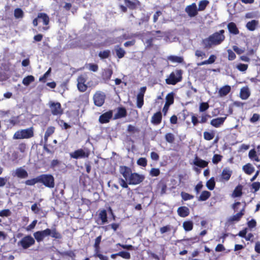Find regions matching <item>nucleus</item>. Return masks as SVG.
Segmentation results:
<instances>
[{"instance_id": "nucleus-1", "label": "nucleus", "mask_w": 260, "mask_h": 260, "mask_svg": "<svg viewBox=\"0 0 260 260\" xmlns=\"http://www.w3.org/2000/svg\"><path fill=\"white\" fill-rule=\"evenodd\" d=\"M49 236L55 239H61L62 238L61 233L55 228L52 229L47 228L44 230L37 231L34 233V238L38 242L43 241L45 237Z\"/></svg>"}, {"instance_id": "nucleus-2", "label": "nucleus", "mask_w": 260, "mask_h": 260, "mask_svg": "<svg viewBox=\"0 0 260 260\" xmlns=\"http://www.w3.org/2000/svg\"><path fill=\"white\" fill-rule=\"evenodd\" d=\"M34 136V128L32 126L16 131L13 136L14 140L28 139Z\"/></svg>"}, {"instance_id": "nucleus-3", "label": "nucleus", "mask_w": 260, "mask_h": 260, "mask_svg": "<svg viewBox=\"0 0 260 260\" xmlns=\"http://www.w3.org/2000/svg\"><path fill=\"white\" fill-rule=\"evenodd\" d=\"M183 71L180 69H176L172 72L166 79L165 81L168 85H176L182 80Z\"/></svg>"}, {"instance_id": "nucleus-4", "label": "nucleus", "mask_w": 260, "mask_h": 260, "mask_svg": "<svg viewBox=\"0 0 260 260\" xmlns=\"http://www.w3.org/2000/svg\"><path fill=\"white\" fill-rule=\"evenodd\" d=\"M39 176V183H42L45 186L52 188L55 186V180L53 176L49 174H44Z\"/></svg>"}, {"instance_id": "nucleus-5", "label": "nucleus", "mask_w": 260, "mask_h": 260, "mask_svg": "<svg viewBox=\"0 0 260 260\" xmlns=\"http://www.w3.org/2000/svg\"><path fill=\"white\" fill-rule=\"evenodd\" d=\"M224 32V30L221 29L219 31L215 32L209 36L213 45H218L225 40Z\"/></svg>"}, {"instance_id": "nucleus-6", "label": "nucleus", "mask_w": 260, "mask_h": 260, "mask_svg": "<svg viewBox=\"0 0 260 260\" xmlns=\"http://www.w3.org/2000/svg\"><path fill=\"white\" fill-rule=\"evenodd\" d=\"M102 236L100 235L95 239L93 247L94 248V256L99 257L101 260H108V257L100 253V243L101 242Z\"/></svg>"}, {"instance_id": "nucleus-7", "label": "nucleus", "mask_w": 260, "mask_h": 260, "mask_svg": "<svg viewBox=\"0 0 260 260\" xmlns=\"http://www.w3.org/2000/svg\"><path fill=\"white\" fill-rule=\"evenodd\" d=\"M144 179L145 176L143 175L137 173H132L127 179L128 183L129 185H137L142 182Z\"/></svg>"}, {"instance_id": "nucleus-8", "label": "nucleus", "mask_w": 260, "mask_h": 260, "mask_svg": "<svg viewBox=\"0 0 260 260\" xmlns=\"http://www.w3.org/2000/svg\"><path fill=\"white\" fill-rule=\"evenodd\" d=\"M105 94L100 91H96L93 96L94 104L98 107L102 106L105 103Z\"/></svg>"}, {"instance_id": "nucleus-9", "label": "nucleus", "mask_w": 260, "mask_h": 260, "mask_svg": "<svg viewBox=\"0 0 260 260\" xmlns=\"http://www.w3.org/2000/svg\"><path fill=\"white\" fill-rule=\"evenodd\" d=\"M35 243V239L33 238L30 235H27L24 236L19 242V244L24 249H27L30 246L34 245Z\"/></svg>"}, {"instance_id": "nucleus-10", "label": "nucleus", "mask_w": 260, "mask_h": 260, "mask_svg": "<svg viewBox=\"0 0 260 260\" xmlns=\"http://www.w3.org/2000/svg\"><path fill=\"white\" fill-rule=\"evenodd\" d=\"M50 19L48 15L45 13H39L37 17L33 20L32 24L34 26H37L38 22H42L43 24L47 25L49 23Z\"/></svg>"}, {"instance_id": "nucleus-11", "label": "nucleus", "mask_w": 260, "mask_h": 260, "mask_svg": "<svg viewBox=\"0 0 260 260\" xmlns=\"http://www.w3.org/2000/svg\"><path fill=\"white\" fill-rule=\"evenodd\" d=\"M50 108L53 115L60 116L63 113V110L59 102H51L50 105Z\"/></svg>"}, {"instance_id": "nucleus-12", "label": "nucleus", "mask_w": 260, "mask_h": 260, "mask_svg": "<svg viewBox=\"0 0 260 260\" xmlns=\"http://www.w3.org/2000/svg\"><path fill=\"white\" fill-rule=\"evenodd\" d=\"M89 155V150L87 149L85 151L82 149H79L70 153V156L75 159L88 157Z\"/></svg>"}, {"instance_id": "nucleus-13", "label": "nucleus", "mask_w": 260, "mask_h": 260, "mask_svg": "<svg viewBox=\"0 0 260 260\" xmlns=\"http://www.w3.org/2000/svg\"><path fill=\"white\" fill-rule=\"evenodd\" d=\"M146 89V86L141 87L139 92L137 95V107L139 109H141L144 105V97Z\"/></svg>"}, {"instance_id": "nucleus-14", "label": "nucleus", "mask_w": 260, "mask_h": 260, "mask_svg": "<svg viewBox=\"0 0 260 260\" xmlns=\"http://www.w3.org/2000/svg\"><path fill=\"white\" fill-rule=\"evenodd\" d=\"M125 5L131 10H135L141 7V3L139 0H123Z\"/></svg>"}, {"instance_id": "nucleus-15", "label": "nucleus", "mask_w": 260, "mask_h": 260, "mask_svg": "<svg viewBox=\"0 0 260 260\" xmlns=\"http://www.w3.org/2000/svg\"><path fill=\"white\" fill-rule=\"evenodd\" d=\"M185 12L187 13L190 17H193L197 16L199 11L196 3H192L187 6L185 9Z\"/></svg>"}, {"instance_id": "nucleus-16", "label": "nucleus", "mask_w": 260, "mask_h": 260, "mask_svg": "<svg viewBox=\"0 0 260 260\" xmlns=\"http://www.w3.org/2000/svg\"><path fill=\"white\" fill-rule=\"evenodd\" d=\"M113 116L112 110L108 111L101 115L99 118V121L101 124L108 123Z\"/></svg>"}, {"instance_id": "nucleus-17", "label": "nucleus", "mask_w": 260, "mask_h": 260, "mask_svg": "<svg viewBox=\"0 0 260 260\" xmlns=\"http://www.w3.org/2000/svg\"><path fill=\"white\" fill-rule=\"evenodd\" d=\"M119 172L125 180H127L132 174V170L128 167L120 166L119 167Z\"/></svg>"}, {"instance_id": "nucleus-18", "label": "nucleus", "mask_w": 260, "mask_h": 260, "mask_svg": "<svg viewBox=\"0 0 260 260\" xmlns=\"http://www.w3.org/2000/svg\"><path fill=\"white\" fill-rule=\"evenodd\" d=\"M232 171L229 168H224L223 169L220 175V181L226 182L229 181L232 176Z\"/></svg>"}, {"instance_id": "nucleus-19", "label": "nucleus", "mask_w": 260, "mask_h": 260, "mask_svg": "<svg viewBox=\"0 0 260 260\" xmlns=\"http://www.w3.org/2000/svg\"><path fill=\"white\" fill-rule=\"evenodd\" d=\"M113 74V71L112 69L106 68L104 69L101 74V77L102 79L105 81H109Z\"/></svg>"}, {"instance_id": "nucleus-20", "label": "nucleus", "mask_w": 260, "mask_h": 260, "mask_svg": "<svg viewBox=\"0 0 260 260\" xmlns=\"http://www.w3.org/2000/svg\"><path fill=\"white\" fill-rule=\"evenodd\" d=\"M226 118V117L214 118L211 120L210 124L215 127H219L223 124Z\"/></svg>"}, {"instance_id": "nucleus-21", "label": "nucleus", "mask_w": 260, "mask_h": 260, "mask_svg": "<svg viewBox=\"0 0 260 260\" xmlns=\"http://www.w3.org/2000/svg\"><path fill=\"white\" fill-rule=\"evenodd\" d=\"M227 28L229 32L233 35H237L239 34V30L235 23L229 22L227 25Z\"/></svg>"}, {"instance_id": "nucleus-22", "label": "nucleus", "mask_w": 260, "mask_h": 260, "mask_svg": "<svg viewBox=\"0 0 260 260\" xmlns=\"http://www.w3.org/2000/svg\"><path fill=\"white\" fill-rule=\"evenodd\" d=\"M162 120V114L160 111L154 113L151 117V122L155 125L159 124Z\"/></svg>"}, {"instance_id": "nucleus-23", "label": "nucleus", "mask_w": 260, "mask_h": 260, "mask_svg": "<svg viewBox=\"0 0 260 260\" xmlns=\"http://www.w3.org/2000/svg\"><path fill=\"white\" fill-rule=\"evenodd\" d=\"M250 92L247 86L243 87L240 91V98L242 100H247L250 96Z\"/></svg>"}, {"instance_id": "nucleus-24", "label": "nucleus", "mask_w": 260, "mask_h": 260, "mask_svg": "<svg viewBox=\"0 0 260 260\" xmlns=\"http://www.w3.org/2000/svg\"><path fill=\"white\" fill-rule=\"evenodd\" d=\"M193 164L198 167L204 168L208 166V162L199 158L196 155L193 160Z\"/></svg>"}, {"instance_id": "nucleus-25", "label": "nucleus", "mask_w": 260, "mask_h": 260, "mask_svg": "<svg viewBox=\"0 0 260 260\" xmlns=\"http://www.w3.org/2000/svg\"><path fill=\"white\" fill-rule=\"evenodd\" d=\"M177 213L181 217H185L190 213L189 209L186 206H181L177 209Z\"/></svg>"}, {"instance_id": "nucleus-26", "label": "nucleus", "mask_w": 260, "mask_h": 260, "mask_svg": "<svg viewBox=\"0 0 260 260\" xmlns=\"http://www.w3.org/2000/svg\"><path fill=\"white\" fill-rule=\"evenodd\" d=\"M127 111L124 107H119L117 109V112L114 115V119H119L126 117Z\"/></svg>"}, {"instance_id": "nucleus-27", "label": "nucleus", "mask_w": 260, "mask_h": 260, "mask_svg": "<svg viewBox=\"0 0 260 260\" xmlns=\"http://www.w3.org/2000/svg\"><path fill=\"white\" fill-rule=\"evenodd\" d=\"M28 173L27 171L22 169V168H19L17 169L15 171V175L17 177L19 178H26L28 177Z\"/></svg>"}, {"instance_id": "nucleus-28", "label": "nucleus", "mask_w": 260, "mask_h": 260, "mask_svg": "<svg viewBox=\"0 0 260 260\" xmlns=\"http://www.w3.org/2000/svg\"><path fill=\"white\" fill-rule=\"evenodd\" d=\"M258 24V21L257 20H252L246 23V27L250 31H254Z\"/></svg>"}, {"instance_id": "nucleus-29", "label": "nucleus", "mask_w": 260, "mask_h": 260, "mask_svg": "<svg viewBox=\"0 0 260 260\" xmlns=\"http://www.w3.org/2000/svg\"><path fill=\"white\" fill-rule=\"evenodd\" d=\"M243 170L247 175H251L254 171V167L250 163H248L243 166Z\"/></svg>"}, {"instance_id": "nucleus-30", "label": "nucleus", "mask_w": 260, "mask_h": 260, "mask_svg": "<svg viewBox=\"0 0 260 260\" xmlns=\"http://www.w3.org/2000/svg\"><path fill=\"white\" fill-rule=\"evenodd\" d=\"M231 88L229 85H225L221 87L218 91V93L220 96L226 95L231 91Z\"/></svg>"}, {"instance_id": "nucleus-31", "label": "nucleus", "mask_w": 260, "mask_h": 260, "mask_svg": "<svg viewBox=\"0 0 260 260\" xmlns=\"http://www.w3.org/2000/svg\"><path fill=\"white\" fill-rule=\"evenodd\" d=\"M202 43L203 45L204 49H208L212 47L213 44L212 42V40L210 39L209 36L208 38L203 39Z\"/></svg>"}, {"instance_id": "nucleus-32", "label": "nucleus", "mask_w": 260, "mask_h": 260, "mask_svg": "<svg viewBox=\"0 0 260 260\" xmlns=\"http://www.w3.org/2000/svg\"><path fill=\"white\" fill-rule=\"evenodd\" d=\"M216 59V56L215 55H211L207 60L198 63V66H201L205 64H212L214 63Z\"/></svg>"}, {"instance_id": "nucleus-33", "label": "nucleus", "mask_w": 260, "mask_h": 260, "mask_svg": "<svg viewBox=\"0 0 260 260\" xmlns=\"http://www.w3.org/2000/svg\"><path fill=\"white\" fill-rule=\"evenodd\" d=\"M115 51L116 56L118 58H123L126 54L125 50L123 48H121L119 45H117L115 47Z\"/></svg>"}, {"instance_id": "nucleus-34", "label": "nucleus", "mask_w": 260, "mask_h": 260, "mask_svg": "<svg viewBox=\"0 0 260 260\" xmlns=\"http://www.w3.org/2000/svg\"><path fill=\"white\" fill-rule=\"evenodd\" d=\"M55 129V127L53 126H49L47 128L44 135V140L45 142H47L48 138L54 133Z\"/></svg>"}, {"instance_id": "nucleus-35", "label": "nucleus", "mask_w": 260, "mask_h": 260, "mask_svg": "<svg viewBox=\"0 0 260 260\" xmlns=\"http://www.w3.org/2000/svg\"><path fill=\"white\" fill-rule=\"evenodd\" d=\"M244 214V208H243L240 212L237 213L235 215L231 216L230 218V221H238L240 220L242 216Z\"/></svg>"}, {"instance_id": "nucleus-36", "label": "nucleus", "mask_w": 260, "mask_h": 260, "mask_svg": "<svg viewBox=\"0 0 260 260\" xmlns=\"http://www.w3.org/2000/svg\"><path fill=\"white\" fill-rule=\"evenodd\" d=\"M99 217L102 220V224H104L108 221L107 213L105 209H103L100 212Z\"/></svg>"}, {"instance_id": "nucleus-37", "label": "nucleus", "mask_w": 260, "mask_h": 260, "mask_svg": "<svg viewBox=\"0 0 260 260\" xmlns=\"http://www.w3.org/2000/svg\"><path fill=\"white\" fill-rule=\"evenodd\" d=\"M174 96L175 93L173 92L169 93L166 96L165 104H168L170 106L173 104L174 102Z\"/></svg>"}, {"instance_id": "nucleus-38", "label": "nucleus", "mask_w": 260, "mask_h": 260, "mask_svg": "<svg viewBox=\"0 0 260 260\" xmlns=\"http://www.w3.org/2000/svg\"><path fill=\"white\" fill-rule=\"evenodd\" d=\"M168 59L172 62H177L178 63H181L184 61L182 57L175 55H170L168 56Z\"/></svg>"}, {"instance_id": "nucleus-39", "label": "nucleus", "mask_w": 260, "mask_h": 260, "mask_svg": "<svg viewBox=\"0 0 260 260\" xmlns=\"http://www.w3.org/2000/svg\"><path fill=\"white\" fill-rule=\"evenodd\" d=\"M211 192L209 191L204 190L201 192L198 200L200 201H205L211 196Z\"/></svg>"}, {"instance_id": "nucleus-40", "label": "nucleus", "mask_w": 260, "mask_h": 260, "mask_svg": "<svg viewBox=\"0 0 260 260\" xmlns=\"http://www.w3.org/2000/svg\"><path fill=\"white\" fill-rule=\"evenodd\" d=\"M193 227V222L191 220L185 221L183 223V228L184 230L186 231H190L192 230Z\"/></svg>"}, {"instance_id": "nucleus-41", "label": "nucleus", "mask_w": 260, "mask_h": 260, "mask_svg": "<svg viewBox=\"0 0 260 260\" xmlns=\"http://www.w3.org/2000/svg\"><path fill=\"white\" fill-rule=\"evenodd\" d=\"M98 55L101 59H105L108 58L111 55V51L110 50H105L99 52Z\"/></svg>"}, {"instance_id": "nucleus-42", "label": "nucleus", "mask_w": 260, "mask_h": 260, "mask_svg": "<svg viewBox=\"0 0 260 260\" xmlns=\"http://www.w3.org/2000/svg\"><path fill=\"white\" fill-rule=\"evenodd\" d=\"M35 77L32 75H28L22 80V84L25 86H28L31 83L35 81Z\"/></svg>"}, {"instance_id": "nucleus-43", "label": "nucleus", "mask_w": 260, "mask_h": 260, "mask_svg": "<svg viewBox=\"0 0 260 260\" xmlns=\"http://www.w3.org/2000/svg\"><path fill=\"white\" fill-rule=\"evenodd\" d=\"M209 2L207 0H202L199 3V7L198 8L199 11H202L206 9L207 6L209 5Z\"/></svg>"}, {"instance_id": "nucleus-44", "label": "nucleus", "mask_w": 260, "mask_h": 260, "mask_svg": "<svg viewBox=\"0 0 260 260\" xmlns=\"http://www.w3.org/2000/svg\"><path fill=\"white\" fill-rule=\"evenodd\" d=\"M242 189L243 186L239 184L237 186L233 191L234 196L235 197H241L242 194Z\"/></svg>"}, {"instance_id": "nucleus-45", "label": "nucleus", "mask_w": 260, "mask_h": 260, "mask_svg": "<svg viewBox=\"0 0 260 260\" xmlns=\"http://www.w3.org/2000/svg\"><path fill=\"white\" fill-rule=\"evenodd\" d=\"M206 186L210 190H212L214 189L215 186V182L214 177H211L209 180H208L206 182Z\"/></svg>"}, {"instance_id": "nucleus-46", "label": "nucleus", "mask_w": 260, "mask_h": 260, "mask_svg": "<svg viewBox=\"0 0 260 260\" xmlns=\"http://www.w3.org/2000/svg\"><path fill=\"white\" fill-rule=\"evenodd\" d=\"M248 156L250 159H251L252 160H254L256 161H259L258 157L257 156L256 154V152L254 149H252L249 151Z\"/></svg>"}, {"instance_id": "nucleus-47", "label": "nucleus", "mask_w": 260, "mask_h": 260, "mask_svg": "<svg viewBox=\"0 0 260 260\" xmlns=\"http://www.w3.org/2000/svg\"><path fill=\"white\" fill-rule=\"evenodd\" d=\"M157 187L158 189H160L161 194L166 193L167 189V186L165 182L160 181L158 184Z\"/></svg>"}, {"instance_id": "nucleus-48", "label": "nucleus", "mask_w": 260, "mask_h": 260, "mask_svg": "<svg viewBox=\"0 0 260 260\" xmlns=\"http://www.w3.org/2000/svg\"><path fill=\"white\" fill-rule=\"evenodd\" d=\"M165 137L166 141L171 144L173 143L175 140L174 135L171 133H167Z\"/></svg>"}, {"instance_id": "nucleus-49", "label": "nucleus", "mask_w": 260, "mask_h": 260, "mask_svg": "<svg viewBox=\"0 0 260 260\" xmlns=\"http://www.w3.org/2000/svg\"><path fill=\"white\" fill-rule=\"evenodd\" d=\"M14 17L17 18H22L24 16V13L21 9L16 8L14 10Z\"/></svg>"}, {"instance_id": "nucleus-50", "label": "nucleus", "mask_w": 260, "mask_h": 260, "mask_svg": "<svg viewBox=\"0 0 260 260\" xmlns=\"http://www.w3.org/2000/svg\"><path fill=\"white\" fill-rule=\"evenodd\" d=\"M203 136L205 140L207 141H210L214 138L215 136V134L213 132H205L203 133Z\"/></svg>"}, {"instance_id": "nucleus-51", "label": "nucleus", "mask_w": 260, "mask_h": 260, "mask_svg": "<svg viewBox=\"0 0 260 260\" xmlns=\"http://www.w3.org/2000/svg\"><path fill=\"white\" fill-rule=\"evenodd\" d=\"M126 180H124L122 178H120L118 179V182L122 187L126 188L128 191H131V188L128 186V183L126 181Z\"/></svg>"}, {"instance_id": "nucleus-52", "label": "nucleus", "mask_w": 260, "mask_h": 260, "mask_svg": "<svg viewBox=\"0 0 260 260\" xmlns=\"http://www.w3.org/2000/svg\"><path fill=\"white\" fill-rule=\"evenodd\" d=\"M37 183H39V176H37V177L31 179H28L25 181V184L26 185H29V186L34 185L35 184H36Z\"/></svg>"}, {"instance_id": "nucleus-53", "label": "nucleus", "mask_w": 260, "mask_h": 260, "mask_svg": "<svg viewBox=\"0 0 260 260\" xmlns=\"http://www.w3.org/2000/svg\"><path fill=\"white\" fill-rule=\"evenodd\" d=\"M127 132L130 134L138 133L140 132V129L132 124H129L127 126Z\"/></svg>"}, {"instance_id": "nucleus-54", "label": "nucleus", "mask_w": 260, "mask_h": 260, "mask_svg": "<svg viewBox=\"0 0 260 260\" xmlns=\"http://www.w3.org/2000/svg\"><path fill=\"white\" fill-rule=\"evenodd\" d=\"M57 122L62 129H67L71 127V126L70 124L64 122L62 119H59Z\"/></svg>"}, {"instance_id": "nucleus-55", "label": "nucleus", "mask_w": 260, "mask_h": 260, "mask_svg": "<svg viewBox=\"0 0 260 260\" xmlns=\"http://www.w3.org/2000/svg\"><path fill=\"white\" fill-rule=\"evenodd\" d=\"M209 108V105L207 102H202L200 103L199 106V111L200 112H204L207 111Z\"/></svg>"}, {"instance_id": "nucleus-56", "label": "nucleus", "mask_w": 260, "mask_h": 260, "mask_svg": "<svg viewBox=\"0 0 260 260\" xmlns=\"http://www.w3.org/2000/svg\"><path fill=\"white\" fill-rule=\"evenodd\" d=\"M181 196L184 201L190 200L194 198V196L193 195L190 194L185 192H181Z\"/></svg>"}, {"instance_id": "nucleus-57", "label": "nucleus", "mask_w": 260, "mask_h": 260, "mask_svg": "<svg viewBox=\"0 0 260 260\" xmlns=\"http://www.w3.org/2000/svg\"><path fill=\"white\" fill-rule=\"evenodd\" d=\"M137 163L139 166L145 167L147 165V160L145 157H140L137 160Z\"/></svg>"}, {"instance_id": "nucleus-58", "label": "nucleus", "mask_w": 260, "mask_h": 260, "mask_svg": "<svg viewBox=\"0 0 260 260\" xmlns=\"http://www.w3.org/2000/svg\"><path fill=\"white\" fill-rule=\"evenodd\" d=\"M160 170L158 168H152L150 171L149 174L152 177H157L160 174Z\"/></svg>"}, {"instance_id": "nucleus-59", "label": "nucleus", "mask_w": 260, "mask_h": 260, "mask_svg": "<svg viewBox=\"0 0 260 260\" xmlns=\"http://www.w3.org/2000/svg\"><path fill=\"white\" fill-rule=\"evenodd\" d=\"M116 254H117L118 256H120L125 259H129L131 258L130 253L127 251H120L116 253Z\"/></svg>"}, {"instance_id": "nucleus-60", "label": "nucleus", "mask_w": 260, "mask_h": 260, "mask_svg": "<svg viewBox=\"0 0 260 260\" xmlns=\"http://www.w3.org/2000/svg\"><path fill=\"white\" fill-rule=\"evenodd\" d=\"M222 156L220 154H214L212 158V162L214 164H217L221 160Z\"/></svg>"}, {"instance_id": "nucleus-61", "label": "nucleus", "mask_w": 260, "mask_h": 260, "mask_svg": "<svg viewBox=\"0 0 260 260\" xmlns=\"http://www.w3.org/2000/svg\"><path fill=\"white\" fill-rule=\"evenodd\" d=\"M37 222V220H34L30 224L25 228L26 231L29 232L34 230L36 226Z\"/></svg>"}, {"instance_id": "nucleus-62", "label": "nucleus", "mask_w": 260, "mask_h": 260, "mask_svg": "<svg viewBox=\"0 0 260 260\" xmlns=\"http://www.w3.org/2000/svg\"><path fill=\"white\" fill-rule=\"evenodd\" d=\"M11 215V212L8 209H4L0 211L1 217H8Z\"/></svg>"}, {"instance_id": "nucleus-63", "label": "nucleus", "mask_w": 260, "mask_h": 260, "mask_svg": "<svg viewBox=\"0 0 260 260\" xmlns=\"http://www.w3.org/2000/svg\"><path fill=\"white\" fill-rule=\"evenodd\" d=\"M211 118V116L208 114H202L201 116V119L200 120V123H205L208 121V118Z\"/></svg>"}, {"instance_id": "nucleus-64", "label": "nucleus", "mask_w": 260, "mask_h": 260, "mask_svg": "<svg viewBox=\"0 0 260 260\" xmlns=\"http://www.w3.org/2000/svg\"><path fill=\"white\" fill-rule=\"evenodd\" d=\"M260 120V115L257 113H254L250 118V121L251 123H255Z\"/></svg>"}]
</instances>
